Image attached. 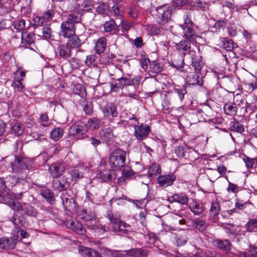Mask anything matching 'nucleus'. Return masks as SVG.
Returning a JSON list of instances; mask_svg holds the SVG:
<instances>
[{"label": "nucleus", "mask_w": 257, "mask_h": 257, "mask_svg": "<svg viewBox=\"0 0 257 257\" xmlns=\"http://www.w3.org/2000/svg\"><path fill=\"white\" fill-rule=\"evenodd\" d=\"M191 15L190 12H187L183 17L184 23L181 25L183 32V37L185 40L181 41L176 44V47L178 51H183L188 53L191 51V43L196 42L198 36L195 33L194 27L195 26L191 19Z\"/></svg>", "instance_id": "1"}, {"label": "nucleus", "mask_w": 257, "mask_h": 257, "mask_svg": "<svg viewBox=\"0 0 257 257\" xmlns=\"http://www.w3.org/2000/svg\"><path fill=\"white\" fill-rule=\"evenodd\" d=\"M80 7L77 4L74 11L70 12L66 19L60 25V34L64 38H70L75 34V26L80 23L82 14L80 12Z\"/></svg>", "instance_id": "2"}, {"label": "nucleus", "mask_w": 257, "mask_h": 257, "mask_svg": "<svg viewBox=\"0 0 257 257\" xmlns=\"http://www.w3.org/2000/svg\"><path fill=\"white\" fill-rule=\"evenodd\" d=\"M10 165L12 172L21 177L23 181L27 178L29 168L31 166V160L23 155H15Z\"/></svg>", "instance_id": "3"}, {"label": "nucleus", "mask_w": 257, "mask_h": 257, "mask_svg": "<svg viewBox=\"0 0 257 257\" xmlns=\"http://www.w3.org/2000/svg\"><path fill=\"white\" fill-rule=\"evenodd\" d=\"M77 213V216L80 219L92 224L88 226V228L99 234H103L105 232V228L101 224L98 223V218L94 210L81 209Z\"/></svg>", "instance_id": "4"}, {"label": "nucleus", "mask_w": 257, "mask_h": 257, "mask_svg": "<svg viewBox=\"0 0 257 257\" xmlns=\"http://www.w3.org/2000/svg\"><path fill=\"white\" fill-rule=\"evenodd\" d=\"M194 68L195 72H190L187 76V81L191 85H203L202 76L200 74V71L203 67V62L200 57L191 56L190 64Z\"/></svg>", "instance_id": "5"}, {"label": "nucleus", "mask_w": 257, "mask_h": 257, "mask_svg": "<svg viewBox=\"0 0 257 257\" xmlns=\"http://www.w3.org/2000/svg\"><path fill=\"white\" fill-rule=\"evenodd\" d=\"M174 10V7L169 4H164L156 7L155 18L157 23L164 26L170 23Z\"/></svg>", "instance_id": "6"}, {"label": "nucleus", "mask_w": 257, "mask_h": 257, "mask_svg": "<svg viewBox=\"0 0 257 257\" xmlns=\"http://www.w3.org/2000/svg\"><path fill=\"white\" fill-rule=\"evenodd\" d=\"M126 152L121 149H116L111 153L109 158V163L114 170L122 168L125 163Z\"/></svg>", "instance_id": "7"}, {"label": "nucleus", "mask_w": 257, "mask_h": 257, "mask_svg": "<svg viewBox=\"0 0 257 257\" xmlns=\"http://www.w3.org/2000/svg\"><path fill=\"white\" fill-rule=\"evenodd\" d=\"M111 82L110 83L111 90L117 92L119 89L122 88L131 84L130 75H122L121 76L116 74H111Z\"/></svg>", "instance_id": "8"}, {"label": "nucleus", "mask_w": 257, "mask_h": 257, "mask_svg": "<svg viewBox=\"0 0 257 257\" xmlns=\"http://www.w3.org/2000/svg\"><path fill=\"white\" fill-rule=\"evenodd\" d=\"M10 207L13 210L22 211L28 216L36 217L38 214L37 210L31 205L25 203L22 204L13 199L11 200Z\"/></svg>", "instance_id": "9"}, {"label": "nucleus", "mask_w": 257, "mask_h": 257, "mask_svg": "<svg viewBox=\"0 0 257 257\" xmlns=\"http://www.w3.org/2000/svg\"><path fill=\"white\" fill-rule=\"evenodd\" d=\"M71 190L63 192L60 195V198L65 210L68 211H74L77 207V203L73 197L70 194Z\"/></svg>", "instance_id": "10"}, {"label": "nucleus", "mask_w": 257, "mask_h": 257, "mask_svg": "<svg viewBox=\"0 0 257 257\" xmlns=\"http://www.w3.org/2000/svg\"><path fill=\"white\" fill-rule=\"evenodd\" d=\"M70 183L67 178L65 176H59L53 178L52 180V185L53 188L59 192H66L70 186Z\"/></svg>", "instance_id": "11"}, {"label": "nucleus", "mask_w": 257, "mask_h": 257, "mask_svg": "<svg viewBox=\"0 0 257 257\" xmlns=\"http://www.w3.org/2000/svg\"><path fill=\"white\" fill-rule=\"evenodd\" d=\"M134 136L138 140L142 141L147 138L151 132V128L149 125L143 124L140 125L134 124Z\"/></svg>", "instance_id": "12"}, {"label": "nucleus", "mask_w": 257, "mask_h": 257, "mask_svg": "<svg viewBox=\"0 0 257 257\" xmlns=\"http://www.w3.org/2000/svg\"><path fill=\"white\" fill-rule=\"evenodd\" d=\"M87 130L86 124L82 122H76L73 124L69 128L70 135L77 136V138H82Z\"/></svg>", "instance_id": "13"}, {"label": "nucleus", "mask_w": 257, "mask_h": 257, "mask_svg": "<svg viewBox=\"0 0 257 257\" xmlns=\"http://www.w3.org/2000/svg\"><path fill=\"white\" fill-rule=\"evenodd\" d=\"M107 217L112 224L113 230L115 232H124L126 228L129 227V225L126 223L121 221L118 218L114 217L112 214H107Z\"/></svg>", "instance_id": "14"}, {"label": "nucleus", "mask_w": 257, "mask_h": 257, "mask_svg": "<svg viewBox=\"0 0 257 257\" xmlns=\"http://www.w3.org/2000/svg\"><path fill=\"white\" fill-rule=\"evenodd\" d=\"M187 93L186 88L185 86L181 87L178 85L175 86L174 91L170 93V98L174 101L182 102L185 95Z\"/></svg>", "instance_id": "15"}, {"label": "nucleus", "mask_w": 257, "mask_h": 257, "mask_svg": "<svg viewBox=\"0 0 257 257\" xmlns=\"http://www.w3.org/2000/svg\"><path fill=\"white\" fill-rule=\"evenodd\" d=\"M65 170V165L63 163H55L51 164L49 168V172L53 178L63 176Z\"/></svg>", "instance_id": "16"}, {"label": "nucleus", "mask_w": 257, "mask_h": 257, "mask_svg": "<svg viewBox=\"0 0 257 257\" xmlns=\"http://www.w3.org/2000/svg\"><path fill=\"white\" fill-rule=\"evenodd\" d=\"M159 82L155 77H150L146 78L145 81V86L148 93L150 96L155 93L158 89Z\"/></svg>", "instance_id": "17"}, {"label": "nucleus", "mask_w": 257, "mask_h": 257, "mask_svg": "<svg viewBox=\"0 0 257 257\" xmlns=\"http://www.w3.org/2000/svg\"><path fill=\"white\" fill-rule=\"evenodd\" d=\"M21 47L28 48L29 46L35 43V35L32 32L25 31L21 34Z\"/></svg>", "instance_id": "18"}, {"label": "nucleus", "mask_w": 257, "mask_h": 257, "mask_svg": "<svg viewBox=\"0 0 257 257\" xmlns=\"http://www.w3.org/2000/svg\"><path fill=\"white\" fill-rule=\"evenodd\" d=\"M17 240L14 237H2L0 238V249L11 250L15 248Z\"/></svg>", "instance_id": "19"}, {"label": "nucleus", "mask_w": 257, "mask_h": 257, "mask_svg": "<svg viewBox=\"0 0 257 257\" xmlns=\"http://www.w3.org/2000/svg\"><path fill=\"white\" fill-rule=\"evenodd\" d=\"M175 180V175L173 173H170L168 175L160 176L158 178V183L160 186L166 187L172 185Z\"/></svg>", "instance_id": "20"}, {"label": "nucleus", "mask_w": 257, "mask_h": 257, "mask_svg": "<svg viewBox=\"0 0 257 257\" xmlns=\"http://www.w3.org/2000/svg\"><path fill=\"white\" fill-rule=\"evenodd\" d=\"M67 226L68 228L78 234L84 235L86 232V229L82 224L77 220L68 221Z\"/></svg>", "instance_id": "21"}, {"label": "nucleus", "mask_w": 257, "mask_h": 257, "mask_svg": "<svg viewBox=\"0 0 257 257\" xmlns=\"http://www.w3.org/2000/svg\"><path fill=\"white\" fill-rule=\"evenodd\" d=\"M59 56L64 60H68L71 57V50L65 44L59 45L57 48Z\"/></svg>", "instance_id": "22"}, {"label": "nucleus", "mask_w": 257, "mask_h": 257, "mask_svg": "<svg viewBox=\"0 0 257 257\" xmlns=\"http://www.w3.org/2000/svg\"><path fill=\"white\" fill-rule=\"evenodd\" d=\"M110 9L109 5L106 3L100 2L95 8V12L97 15L105 17L109 16Z\"/></svg>", "instance_id": "23"}, {"label": "nucleus", "mask_w": 257, "mask_h": 257, "mask_svg": "<svg viewBox=\"0 0 257 257\" xmlns=\"http://www.w3.org/2000/svg\"><path fill=\"white\" fill-rule=\"evenodd\" d=\"M213 244L220 249L225 251H229L232 247V244L227 239H215L213 241Z\"/></svg>", "instance_id": "24"}, {"label": "nucleus", "mask_w": 257, "mask_h": 257, "mask_svg": "<svg viewBox=\"0 0 257 257\" xmlns=\"http://www.w3.org/2000/svg\"><path fill=\"white\" fill-rule=\"evenodd\" d=\"M41 195L51 204L55 202V197L54 192L50 189L45 187L41 189Z\"/></svg>", "instance_id": "25"}, {"label": "nucleus", "mask_w": 257, "mask_h": 257, "mask_svg": "<svg viewBox=\"0 0 257 257\" xmlns=\"http://www.w3.org/2000/svg\"><path fill=\"white\" fill-rule=\"evenodd\" d=\"M103 113L105 116H111L112 117H117L118 113L116 106L112 103L106 105L103 109Z\"/></svg>", "instance_id": "26"}, {"label": "nucleus", "mask_w": 257, "mask_h": 257, "mask_svg": "<svg viewBox=\"0 0 257 257\" xmlns=\"http://www.w3.org/2000/svg\"><path fill=\"white\" fill-rule=\"evenodd\" d=\"M106 47V39L103 37L99 38L95 43V51L97 54L102 53Z\"/></svg>", "instance_id": "27"}, {"label": "nucleus", "mask_w": 257, "mask_h": 257, "mask_svg": "<svg viewBox=\"0 0 257 257\" xmlns=\"http://www.w3.org/2000/svg\"><path fill=\"white\" fill-rule=\"evenodd\" d=\"M68 38L69 39L65 45L70 48L71 50L73 49L78 48L80 46L81 40L75 34Z\"/></svg>", "instance_id": "28"}, {"label": "nucleus", "mask_w": 257, "mask_h": 257, "mask_svg": "<svg viewBox=\"0 0 257 257\" xmlns=\"http://www.w3.org/2000/svg\"><path fill=\"white\" fill-rule=\"evenodd\" d=\"M198 158V154L194 150L189 147H186V150L183 158L189 161H194Z\"/></svg>", "instance_id": "29"}, {"label": "nucleus", "mask_w": 257, "mask_h": 257, "mask_svg": "<svg viewBox=\"0 0 257 257\" xmlns=\"http://www.w3.org/2000/svg\"><path fill=\"white\" fill-rule=\"evenodd\" d=\"M221 46L222 47L228 51H232L234 48L237 47V45L233 40L229 39L227 38H222L220 39Z\"/></svg>", "instance_id": "30"}, {"label": "nucleus", "mask_w": 257, "mask_h": 257, "mask_svg": "<svg viewBox=\"0 0 257 257\" xmlns=\"http://www.w3.org/2000/svg\"><path fill=\"white\" fill-rule=\"evenodd\" d=\"M225 113L228 115L235 116L237 111V107L235 103H225L223 107Z\"/></svg>", "instance_id": "31"}, {"label": "nucleus", "mask_w": 257, "mask_h": 257, "mask_svg": "<svg viewBox=\"0 0 257 257\" xmlns=\"http://www.w3.org/2000/svg\"><path fill=\"white\" fill-rule=\"evenodd\" d=\"M229 130L240 134L244 131L243 125L235 118L230 122Z\"/></svg>", "instance_id": "32"}, {"label": "nucleus", "mask_w": 257, "mask_h": 257, "mask_svg": "<svg viewBox=\"0 0 257 257\" xmlns=\"http://www.w3.org/2000/svg\"><path fill=\"white\" fill-rule=\"evenodd\" d=\"M171 198L173 201L185 205L188 204L189 201L186 195L182 193L175 194L171 196Z\"/></svg>", "instance_id": "33"}, {"label": "nucleus", "mask_w": 257, "mask_h": 257, "mask_svg": "<svg viewBox=\"0 0 257 257\" xmlns=\"http://www.w3.org/2000/svg\"><path fill=\"white\" fill-rule=\"evenodd\" d=\"M25 126L23 124L19 122L14 123L11 130V132L15 136L19 137L21 136L24 131Z\"/></svg>", "instance_id": "34"}, {"label": "nucleus", "mask_w": 257, "mask_h": 257, "mask_svg": "<svg viewBox=\"0 0 257 257\" xmlns=\"http://www.w3.org/2000/svg\"><path fill=\"white\" fill-rule=\"evenodd\" d=\"M21 181H22L21 179V177H19L18 176L17 177H16L12 175L8 176L6 177L5 180L7 185L12 187L16 186V185H19Z\"/></svg>", "instance_id": "35"}, {"label": "nucleus", "mask_w": 257, "mask_h": 257, "mask_svg": "<svg viewBox=\"0 0 257 257\" xmlns=\"http://www.w3.org/2000/svg\"><path fill=\"white\" fill-rule=\"evenodd\" d=\"M97 177L101 180L102 182H107L111 180V174L110 170L103 169L97 174Z\"/></svg>", "instance_id": "36"}, {"label": "nucleus", "mask_w": 257, "mask_h": 257, "mask_svg": "<svg viewBox=\"0 0 257 257\" xmlns=\"http://www.w3.org/2000/svg\"><path fill=\"white\" fill-rule=\"evenodd\" d=\"M100 135L101 139L104 141H108L113 137L112 130L110 127H106L102 129L100 132Z\"/></svg>", "instance_id": "37"}, {"label": "nucleus", "mask_w": 257, "mask_h": 257, "mask_svg": "<svg viewBox=\"0 0 257 257\" xmlns=\"http://www.w3.org/2000/svg\"><path fill=\"white\" fill-rule=\"evenodd\" d=\"M161 173V168L157 164H153L148 168V174L149 177H156Z\"/></svg>", "instance_id": "38"}, {"label": "nucleus", "mask_w": 257, "mask_h": 257, "mask_svg": "<svg viewBox=\"0 0 257 257\" xmlns=\"http://www.w3.org/2000/svg\"><path fill=\"white\" fill-rule=\"evenodd\" d=\"M190 210L195 215H200L204 211V208L202 204L198 203L196 202H193L189 206Z\"/></svg>", "instance_id": "39"}, {"label": "nucleus", "mask_w": 257, "mask_h": 257, "mask_svg": "<svg viewBox=\"0 0 257 257\" xmlns=\"http://www.w3.org/2000/svg\"><path fill=\"white\" fill-rule=\"evenodd\" d=\"M125 87L126 91V96L135 99H137L139 98V95L137 93V88L134 85H132L130 84Z\"/></svg>", "instance_id": "40"}, {"label": "nucleus", "mask_w": 257, "mask_h": 257, "mask_svg": "<svg viewBox=\"0 0 257 257\" xmlns=\"http://www.w3.org/2000/svg\"><path fill=\"white\" fill-rule=\"evenodd\" d=\"M101 124V121L99 119L93 117L88 120L86 126L93 130H96L100 126Z\"/></svg>", "instance_id": "41"}, {"label": "nucleus", "mask_w": 257, "mask_h": 257, "mask_svg": "<svg viewBox=\"0 0 257 257\" xmlns=\"http://www.w3.org/2000/svg\"><path fill=\"white\" fill-rule=\"evenodd\" d=\"M220 207L218 202H212L209 210V214L214 217L217 216L220 211Z\"/></svg>", "instance_id": "42"}, {"label": "nucleus", "mask_w": 257, "mask_h": 257, "mask_svg": "<svg viewBox=\"0 0 257 257\" xmlns=\"http://www.w3.org/2000/svg\"><path fill=\"white\" fill-rule=\"evenodd\" d=\"M82 11L84 12H91L94 9V5L92 0H83L81 5Z\"/></svg>", "instance_id": "43"}, {"label": "nucleus", "mask_w": 257, "mask_h": 257, "mask_svg": "<svg viewBox=\"0 0 257 257\" xmlns=\"http://www.w3.org/2000/svg\"><path fill=\"white\" fill-rule=\"evenodd\" d=\"M69 174L73 181H77L83 177V173L76 169L71 170Z\"/></svg>", "instance_id": "44"}, {"label": "nucleus", "mask_w": 257, "mask_h": 257, "mask_svg": "<svg viewBox=\"0 0 257 257\" xmlns=\"http://www.w3.org/2000/svg\"><path fill=\"white\" fill-rule=\"evenodd\" d=\"M83 110L86 114L91 115L93 112V107L92 102L85 100L83 101Z\"/></svg>", "instance_id": "45"}, {"label": "nucleus", "mask_w": 257, "mask_h": 257, "mask_svg": "<svg viewBox=\"0 0 257 257\" xmlns=\"http://www.w3.org/2000/svg\"><path fill=\"white\" fill-rule=\"evenodd\" d=\"M63 135V131L60 127L54 128L51 133V138L55 141L59 140Z\"/></svg>", "instance_id": "46"}, {"label": "nucleus", "mask_w": 257, "mask_h": 257, "mask_svg": "<svg viewBox=\"0 0 257 257\" xmlns=\"http://www.w3.org/2000/svg\"><path fill=\"white\" fill-rule=\"evenodd\" d=\"M149 71L152 73L157 74L161 72L163 70V67L160 64L156 61H152L149 66Z\"/></svg>", "instance_id": "47"}, {"label": "nucleus", "mask_w": 257, "mask_h": 257, "mask_svg": "<svg viewBox=\"0 0 257 257\" xmlns=\"http://www.w3.org/2000/svg\"><path fill=\"white\" fill-rule=\"evenodd\" d=\"M104 30L106 32H110L115 30L116 28V24L113 20L106 21L103 24Z\"/></svg>", "instance_id": "48"}, {"label": "nucleus", "mask_w": 257, "mask_h": 257, "mask_svg": "<svg viewBox=\"0 0 257 257\" xmlns=\"http://www.w3.org/2000/svg\"><path fill=\"white\" fill-rule=\"evenodd\" d=\"M126 250H119L114 249H108L107 253L111 257H127Z\"/></svg>", "instance_id": "49"}, {"label": "nucleus", "mask_w": 257, "mask_h": 257, "mask_svg": "<svg viewBox=\"0 0 257 257\" xmlns=\"http://www.w3.org/2000/svg\"><path fill=\"white\" fill-rule=\"evenodd\" d=\"M73 91L75 93L79 95L81 97H84L86 96L85 88L81 84H77L75 86Z\"/></svg>", "instance_id": "50"}, {"label": "nucleus", "mask_w": 257, "mask_h": 257, "mask_svg": "<svg viewBox=\"0 0 257 257\" xmlns=\"http://www.w3.org/2000/svg\"><path fill=\"white\" fill-rule=\"evenodd\" d=\"M34 24L36 26H44L46 25L47 21L46 20L45 18L43 16H36L33 19Z\"/></svg>", "instance_id": "51"}, {"label": "nucleus", "mask_w": 257, "mask_h": 257, "mask_svg": "<svg viewBox=\"0 0 257 257\" xmlns=\"http://www.w3.org/2000/svg\"><path fill=\"white\" fill-rule=\"evenodd\" d=\"M194 6L197 9L202 11H205L208 8V4L205 2L201 0H196L194 3Z\"/></svg>", "instance_id": "52"}, {"label": "nucleus", "mask_w": 257, "mask_h": 257, "mask_svg": "<svg viewBox=\"0 0 257 257\" xmlns=\"http://www.w3.org/2000/svg\"><path fill=\"white\" fill-rule=\"evenodd\" d=\"M194 227L199 231H204L207 226V224L204 220H200L195 221L193 223Z\"/></svg>", "instance_id": "53"}, {"label": "nucleus", "mask_w": 257, "mask_h": 257, "mask_svg": "<svg viewBox=\"0 0 257 257\" xmlns=\"http://www.w3.org/2000/svg\"><path fill=\"white\" fill-rule=\"evenodd\" d=\"M243 161L248 168H251L254 164H257V159L256 158H250L245 156L243 158Z\"/></svg>", "instance_id": "54"}, {"label": "nucleus", "mask_w": 257, "mask_h": 257, "mask_svg": "<svg viewBox=\"0 0 257 257\" xmlns=\"http://www.w3.org/2000/svg\"><path fill=\"white\" fill-rule=\"evenodd\" d=\"M257 227V219L253 218L249 220L246 224V228L248 231H253Z\"/></svg>", "instance_id": "55"}, {"label": "nucleus", "mask_w": 257, "mask_h": 257, "mask_svg": "<svg viewBox=\"0 0 257 257\" xmlns=\"http://www.w3.org/2000/svg\"><path fill=\"white\" fill-rule=\"evenodd\" d=\"M248 204L252 205V203L249 201L244 202L243 200L237 199L235 203V206L239 210H243Z\"/></svg>", "instance_id": "56"}, {"label": "nucleus", "mask_w": 257, "mask_h": 257, "mask_svg": "<svg viewBox=\"0 0 257 257\" xmlns=\"http://www.w3.org/2000/svg\"><path fill=\"white\" fill-rule=\"evenodd\" d=\"M93 249L83 246L78 248L79 253L84 257H89Z\"/></svg>", "instance_id": "57"}, {"label": "nucleus", "mask_w": 257, "mask_h": 257, "mask_svg": "<svg viewBox=\"0 0 257 257\" xmlns=\"http://www.w3.org/2000/svg\"><path fill=\"white\" fill-rule=\"evenodd\" d=\"M184 64V59L181 57L178 60L174 59L172 65L177 69H180L183 67Z\"/></svg>", "instance_id": "58"}, {"label": "nucleus", "mask_w": 257, "mask_h": 257, "mask_svg": "<svg viewBox=\"0 0 257 257\" xmlns=\"http://www.w3.org/2000/svg\"><path fill=\"white\" fill-rule=\"evenodd\" d=\"M134 173L133 171L128 167H125L122 172V177L124 179H129L133 175Z\"/></svg>", "instance_id": "59"}, {"label": "nucleus", "mask_w": 257, "mask_h": 257, "mask_svg": "<svg viewBox=\"0 0 257 257\" xmlns=\"http://www.w3.org/2000/svg\"><path fill=\"white\" fill-rule=\"evenodd\" d=\"M14 27L18 30V33L20 34L21 31L23 30L25 28V21L23 20L17 21L15 22Z\"/></svg>", "instance_id": "60"}, {"label": "nucleus", "mask_w": 257, "mask_h": 257, "mask_svg": "<svg viewBox=\"0 0 257 257\" xmlns=\"http://www.w3.org/2000/svg\"><path fill=\"white\" fill-rule=\"evenodd\" d=\"M227 20L226 19L217 20L214 25L215 29L220 30L221 29H223L227 24Z\"/></svg>", "instance_id": "61"}, {"label": "nucleus", "mask_w": 257, "mask_h": 257, "mask_svg": "<svg viewBox=\"0 0 257 257\" xmlns=\"http://www.w3.org/2000/svg\"><path fill=\"white\" fill-rule=\"evenodd\" d=\"M186 150V148L182 146H179L176 147L175 150V153L176 154V156L182 159L184 154V152Z\"/></svg>", "instance_id": "62"}, {"label": "nucleus", "mask_w": 257, "mask_h": 257, "mask_svg": "<svg viewBox=\"0 0 257 257\" xmlns=\"http://www.w3.org/2000/svg\"><path fill=\"white\" fill-rule=\"evenodd\" d=\"M149 251L144 248H137V257H148Z\"/></svg>", "instance_id": "63"}, {"label": "nucleus", "mask_w": 257, "mask_h": 257, "mask_svg": "<svg viewBox=\"0 0 257 257\" xmlns=\"http://www.w3.org/2000/svg\"><path fill=\"white\" fill-rule=\"evenodd\" d=\"M204 255L205 257H221V254L213 249L206 250Z\"/></svg>", "instance_id": "64"}]
</instances>
